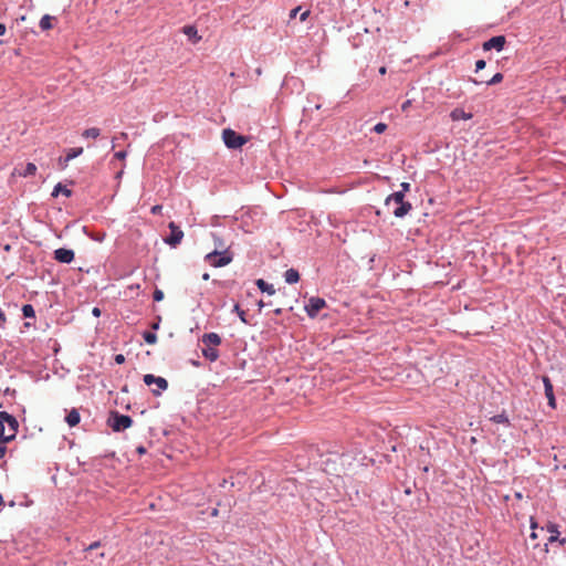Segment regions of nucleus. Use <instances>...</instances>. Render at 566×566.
<instances>
[{"instance_id":"25","label":"nucleus","mask_w":566,"mask_h":566,"mask_svg":"<svg viewBox=\"0 0 566 566\" xmlns=\"http://www.w3.org/2000/svg\"><path fill=\"white\" fill-rule=\"evenodd\" d=\"M542 380L544 384L545 396L554 395L553 384H552L549 377L543 376Z\"/></svg>"},{"instance_id":"62","label":"nucleus","mask_w":566,"mask_h":566,"mask_svg":"<svg viewBox=\"0 0 566 566\" xmlns=\"http://www.w3.org/2000/svg\"><path fill=\"white\" fill-rule=\"evenodd\" d=\"M99 557H101V558H104V557H105L104 553H101V554H99Z\"/></svg>"},{"instance_id":"35","label":"nucleus","mask_w":566,"mask_h":566,"mask_svg":"<svg viewBox=\"0 0 566 566\" xmlns=\"http://www.w3.org/2000/svg\"><path fill=\"white\" fill-rule=\"evenodd\" d=\"M536 526H537V525H536V523H535V522H534V520L532 518V520H531V528H532V533H531V535H530V537H531L532 539H536V538H537V533L535 532Z\"/></svg>"},{"instance_id":"12","label":"nucleus","mask_w":566,"mask_h":566,"mask_svg":"<svg viewBox=\"0 0 566 566\" xmlns=\"http://www.w3.org/2000/svg\"><path fill=\"white\" fill-rule=\"evenodd\" d=\"M201 342L206 346L216 347V346H219L222 340H221V337L219 336V334L211 332V333L203 334L201 337Z\"/></svg>"},{"instance_id":"9","label":"nucleus","mask_w":566,"mask_h":566,"mask_svg":"<svg viewBox=\"0 0 566 566\" xmlns=\"http://www.w3.org/2000/svg\"><path fill=\"white\" fill-rule=\"evenodd\" d=\"M83 154V148L82 147H75V148H70L66 150V156L65 157H60L59 160H57V165L60 167V169H65L69 165V161H71L72 159L81 156Z\"/></svg>"},{"instance_id":"51","label":"nucleus","mask_w":566,"mask_h":566,"mask_svg":"<svg viewBox=\"0 0 566 566\" xmlns=\"http://www.w3.org/2000/svg\"><path fill=\"white\" fill-rule=\"evenodd\" d=\"M410 105V101H406L403 104H402V111H406L407 107H409Z\"/></svg>"},{"instance_id":"7","label":"nucleus","mask_w":566,"mask_h":566,"mask_svg":"<svg viewBox=\"0 0 566 566\" xmlns=\"http://www.w3.org/2000/svg\"><path fill=\"white\" fill-rule=\"evenodd\" d=\"M325 306L326 302L324 298L313 296L308 300L307 304L305 305V311L310 317L314 318L317 316L319 311Z\"/></svg>"},{"instance_id":"29","label":"nucleus","mask_w":566,"mask_h":566,"mask_svg":"<svg viewBox=\"0 0 566 566\" xmlns=\"http://www.w3.org/2000/svg\"><path fill=\"white\" fill-rule=\"evenodd\" d=\"M17 433L10 432L9 434H4V431H2V437H0V446H4L8 442H11L14 440Z\"/></svg>"},{"instance_id":"60","label":"nucleus","mask_w":566,"mask_h":566,"mask_svg":"<svg viewBox=\"0 0 566 566\" xmlns=\"http://www.w3.org/2000/svg\"><path fill=\"white\" fill-rule=\"evenodd\" d=\"M217 513H218V510L214 509L213 512H212V515H217Z\"/></svg>"},{"instance_id":"15","label":"nucleus","mask_w":566,"mask_h":566,"mask_svg":"<svg viewBox=\"0 0 566 566\" xmlns=\"http://www.w3.org/2000/svg\"><path fill=\"white\" fill-rule=\"evenodd\" d=\"M202 356L209 361H216L219 358V350L212 346H206L202 348Z\"/></svg>"},{"instance_id":"20","label":"nucleus","mask_w":566,"mask_h":566,"mask_svg":"<svg viewBox=\"0 0 566 566\" xmlns=\"http://www.w3.org/2000/svg\"><path fill=\"white\" fill-rule=\"evenodd\" d=\"M54 20H56L55 17H52L50 14H44L40 20L39 27L41 28L42 31L51 30L53 28L52 22Z\"/></svg>"},{"instance_id":"54","label":"nucleus","mask_w":566,"mask_h":566,"mask_svg":"<svg viewBox=\"0 0 566 566\" xmlns=\"http://www.w3.org/2000/svg\"><path fill=\"white\" fill-rule=\"evenodd\" d=\"M123 175V170L118 171L117 175H116V178H120Z\"/></svg>"},{"instance_id":"10","label":"nucleus","mask_w":566,"mask_h":566,"mask_svg":"<svg viewBox=\"0 0 566 566\" xmlns=\"http://www.w3.org/2000/svg\"><path fill=\"white\" fill-rule=\"evenodd\" d=\"M75 253L72 249L59 248L54 251V259L60 263L69 264L74 260Z\"/></svg>"},{"instance_id":"41","label":"nucleus","mask_w":566,"mask_h":566,"mask_svg":"<svg viewBox=\"0 0 566 566\" xmlns=\"http://www.w3.org/2000/svg\"><path fill=\"white\" fill-rule=\"evenodd\" d=\"M546 398L548 400V406L552 408H555L556 407L555 395L546 396Z\"/></svg>"},{"instance_id":"50","label":"nucleus","mask_w":566,"mask_h":566,"mask_svg":"<svg viewBox=\"0 0 566 566\" xmlns=\"http://www.w3.org/2000/svg\"><path fill=\"white\" fill-rule=\"evenodd\" d=\"M2 431H4L3 420L0 419V437H2Z\"/></svg>"},{"instance_id":"34","label":"nucleus","mask_w":566,"mask_h":566,"mask_svg":"<svg viewBox=\"0 0 566 566\" xmlns=\"http://www.w3.org/2000/svg\"><path fill=\"white\" fill-rule=\"evenodd\" d=\"M126 156H127L126 150H119L114 154V158H116L118 160H124L126 158Z\"/></svg>"},{"instance_id":"18","label":"nucleus","mask_w":566,"mask_h":566,"mask_svg":"<svg viewBox=\"0 0 566 566\" xmlns=\"http://www.w3.org/2000/svg\"><path fill=\"white\" fill-rule=\"evenodd\" d=\"M284 279L287 284H295L300 281V273L297 270L291 268L285 271Z\"/></svg>"},{"instance_id":"56","label":"nucleus","mask_w":566,"mask_h":566,"mask_svg":"<svg viewBox=\"0 0 566 566\" xmlns=\"http://www.w3.org/2000/svg\"><path fill=\"white\" fill-rule=\"evenodd\" d=\"M2 504H3V497H2V495L0 494V505H2Z\"/></svg>"},{"instance_id":"31","label":"nucleus","mask_w":566,"mask_h":566,"mask_svg":"<svg viewBox=\"0 0 566 566\" xmlns=\"http://www.w3.org/2000/svg\"><path fill=\"white\" fill-rule=\"evenodd\" d=\"M164 297H165L164 292L160 289H155L154 294H153L154 301L160 302L164 300Z\"/></svg>"},{"instance_id":"40","label":"nucleus","mask_w":566,"mask_h":566,"mask_svg":"<svg viewBox=\"0 0 566 566\" xmlns=\"http://www.w3.org/2000/svg\"><path fill=\"white\" fill-rule=\"evenodd\" d=\"M161 210H163V206L155 205L154 207H151L150 212L153 214H159V213H161Z\"/></svg>"},{"instance_id":"46","label":"nucleus","mask_w":566,"mask_h":566,"mask_svg":"<svg viewBox=\"0 0 566 566\" xmlns=\"http://www.w3.org/2000/svg\"><path fill=\"white\" fill-rule=\"evenodd\" d=\"M136 451L139 453V454H145L147 452L146 448L144 446H139L137 447Z\"/></svg>"},{"instance_id":"13","label":"nucleus","mask_w":566,"mask_h":566,"mask_svg":"<svg viewBox=\"0 0 566 566\" xmlns=\"http://www.w3.org/2000/svg\"><path fill=\"white\" fill-rule=\"evenodd\" d=\"M547 532L551 533V536L547 538V543L545 544V546L547 547L548 543H554V542H559L560 545H564L566 539L563 538V539H559V532L557 530V525L554 524V523H549L547 525Z\"/></svg>"},{"instance_id":"26","label":"nucleus","mask_w":566,"mask_h":566,"mask_svg":"<svg viewBox=\"0 0 566 566\" xmlns=\"http://www.w3.org/2000/svg\"><path fill=\"white\" fill-rule=\"evenodd\" d=\"M491 421H493L494 423L510 424V420H509V417H507L505 411H503L502 413L493 416L491 418Z\"/></svg>"},{"instance_id":"43","label":"nucleus","mask_w":566,"mask_h":566,"mask_svg":"<svg viewBox=\"0 0 566 566\" xmlns=\"http://www.w3.org/2000/svg\"><path fill=\"white\" fill-rule=\"evenodd\" d=\"M160 322H161V317H160V316H158V317H157V319H156V322H154V323L151 324V328H153L154 331H157V329L159 328V326H160Z\"/></svg>"},{"instance_id":"48","label":"nucleus","mask_w":566,"mask_h":566,"mask_svg":"<svg viewBox=\"0 0 566 566\" xmlns=\"http://www.w3.org/2000/svg\"><path fill=\"white\" fill-rule=\"evenodd\" d=\"M6 452H7V447L0 446V459L4 457Z\"/></svg>"},{"instance_id":"59","label":"nucleus","mask_w":566,"mask_h":566,"mask_svg":"<svg viewBox=\"0 0 566 566\" xmlns=\"http://www.w3.org/2000/svg\"><path fill=\"white\" fill-rule=\"evenodd\" d=\"M24 326H25V327H30V326H31V324H30L29 322H27V323H24Z\"/></svg>"},{"instance_id":"14","label":"nucleus","mask_w":566,"mask_h":566,"mask_svg":"<svg viewBox=\"0 0 566 566\" xmlns=\"http://www.w3.org/2000/svg\"><path fill=\"white\" fill-rule=\"evenodd\" d=\"M470 81L472 83H474L475 85H480V84L495 85L503 81V74L497 72L490 80H476V78L471 77Z\"/></svg>"},{"instance_id":"57","label":"nucleus","mask_w":566,"mask_h":566,"mask_svg":"<svg viewBox=\"0 0 566 566\" xmlns=\"http://www.w3.org/2000/svg\"><path fill=\"white\" fill-rule=\"evenodd\" d=\"M123 138H126L127 137V134L126 133H122L120 135Z\"/></svg>"},{"instance_id":"36","label":"nucleus","mask_w":566,"mask_h":566,"mask_svg":"<svg viewBox=\"0 0 566 566\" xmlns=\"http://www.w3.org/2000/svg\"><path fill=\"white\" fill-rule=\"evenodd\" d=\"M401 189L398 192H402L405 195L410 190V184L409 182H401L400 185Z\"/></svg>"},{"instance_id":"21","label":"nucleus","mask_w":566,"mask_h":566,"mask_svg":"<svg viewBox=\"0 0 566 566\" xmlns=\"http://www.w3.org/2000/svg\"><path fill=\"white\" fill-rule=\"evenodd\" d=\"M60 193L64 195L65 197L72 196V190L62 185L61 182L56 184L53 188V191L51 193L52 197H57Z\"/></svg>"},{"instance_id":"42","label":"nucleus","mask_w":566,"mask_h":566,"mask_svg":"<svg viewBox=\"0 0 566 566\" xmlns=\"http://www.w3.org/2000/svg\"><path fill=\"white\" fill-rule=\"evenodd\" d=\"M116 364L120 365L125 361V356L123 354H117L114 357Z\"/></svg>"},{"instance_id":"53","label":"nucleus","mask_w":566,"mask_h":566,"mask_svg":"<svg viewBox=\"0 0 566 566\" xmlns=\"http://www.w3.org/2000/svg\"><path fill=\"white\" fill-rule=\"evenodd\" d=\"M209 279H210L209 273H205V274L202 275V280L208 281Z\"/></svg>"},{"instance_id":"52","label":"nucleus","mask_w":566,"mask_h":566,"mask_svg":"<svg viewBox=\"0 0 566 566\" xmlns=\"http://www.w3.org/2000/svg\"><path fill=\"white\" fill-rule=\"evenodd\" d=\"M386 71H387V70H386V67H385V66H381V67L379 69V73H380V74H382V75H384V74H386Z\"/></svg>"},{"instance_id":"30","label":"nucleus","mask_w":566,"mask_h":566,"mask_svg":"<svg viewBox=\"0 0 566 566\" xmlns=\"http://www.w3.org/2000/svg\"><path fill=\"white\" fill-rule=\"evenodd\" d=\"M233 312H235V313L239 315L240 319H241L244 324H247V323H248V321H247V318H245L247 313H245L243 310H241V308H240V305H239V304H235V305L233 306Z\"/></svg>"},{"instance_id":"6","label":"nucleus","mask_w":566,"mask_h":566,"mask_svg":"<svg viewBox=\"0 0 566 566\" xmlns=\"http://www.w3.org/2000/svg\"><path fill=\"white\" fill-rule=\"evenodd\" d=\"M168 228L170 234L164 239L165 243L171 248H176L184 238V231L175 222H169Z\"/></svg>"},{"instance_id":"58","label":"nucleus","mask_w":566,"mask_h":566,"mask_svg":"<svg viewBox=\"0 0 566 566\" xmlns=\"http://www.w3.org/2000/svg\"><path fill=\"white\" fill-rule=\"evenodd\" d=\"M259 306L262 307L264 306V303L262 301L259 302Z\"/></svg>"},{"instance_id":"24","label":"nucleus","mask_w":566,"mask_h":566,"mask_svg":"<svg viewBox=\"0 0 566 566\" xmlns=\"http://www.w3.org/2000/svg\"><path fill=\"white\" fill-rule=\"evenodd\" d=\"M101 135V130L97 127H91L83 132L82 136L85 138H97Z\"/></svg>"},{"instance_id":"2","label":"nucleus","mask_w":566,"mask_h":566,"mask_svg":"<svg viewBox=\"0 0 566 566\" xmlns=\"http://www.w3.org/2000/svg\"><path fill=\"white\" fill-rule=\"evenodd\" d=\"M107 424L113 431L120 432L132 427L133 419L127 415H122L117 410H113L109 413Z\"/></svg>"},{"instance_id":"1","label":"nucleus","mask_w":566,"mask_h":566,"mask_svg":"<svg viewBox=\"0 0 566 566\" xmlns=\"http://www.w3.org/2000/svg\"><path fill=\"white\" fill-rule=\"evenodd\" d=\"M385 207L399 219L405 218L412 209L411 203L405 200V195H402V192H394L389 195L385 199Z\"/></svg>"},{"instance_id":"8","label":"nucleus","mask_w":566,"mask_h":566,"mask_svg":"<svg viewBox=\"0 0 566 566\" xmlns=\"http://www.w3.org/2000/svg\"><path fill=\"white\" fill-rule=\"evenodd\" d=\"M506 43V39L504 35L492 36L488 41L482 44L484 51H491L495 49L496 51H502Z\"/></svg>"},{"instance_id":"16","label":"nucleus","mask_w":566,"mask_h":566,"mask_svg":"<svg viewBox=\"0 0 566 566\" xmlns=\"http://www.w3.org/2000/svg\"><path fill=\"white\" fill-rule=\"evenodd\" d=\"M15 171L21 177L33 176L35 174V171H36V166L33 163H28L21 169L15 168Z\"/></svg>"},{"instance_id":"17","label":"nucleus","mask_w":566,"mask_h":566,"mask_svg":"<svg viewBox=\"0 0 566 566\" xmlns=\"http://www.w3.org/2000/svg\"><path fill=\"white\" fill-rule=\"evenodd\" d=\"M450 117L452 118V120H460V119L468 120V119L472 118V114L464 112V109H462V108H454L450 113Z\"/></svg>"},{"instance_id":"28","label":"nucleus","mask_w":566,"mask_h":566,"mask_svg":"<svg viewBox=\"0 0 566 566\" xmlns=\"http://www.w3.org/2000/svg\"><path fill=\"white\" fill-rule=\"evenodd\" d=\"M143 338L149 345H154L157 343V335L153 332H148V331L144 332Z\"/></svg>"},{"instance_id":"11","label":"nucleus","mask_w":566,"mask_h":566,"mask_svg":"<svg viewBox=\"0 0 566 566\" xmlns=\"http://www.w3.org/2000/svg\"><path fill=\"white\" fill-rule=\"evenodd\" d=\"M0 419L3 420V424L7 423L10 432H18L19 422L15 417L8 413L7 411H0Z\"/></svg>"},{"instance_id":"22","label":"nucleus","mask_w":566,"mask_h":566,"mask_svg":"<svg viewBox=\"0 0 566 566\" xmlns=\"http://www.w3.org/2000/svg\"><path fill=\"white\" fill-rule=\"evenodd\" d=\"M256 286L260 289L261 292L268 293L269 295H273L275 293L274 286L262 279H259L256 281Z\"/></svg>"},{"instance_id":"47","label":"nucleus","mask_w":566,"mask_h":566,"mask_svg":"<svg viewBox=\"0 0 566 566\" xmlns=\"http://www.w3.org/2000/svg\"><path fill=\"white\" fill-rule=\"evenodd\" d=\"M92 314L95 316V317H98L101 315V310L98 307H94L92 310Z\"/></svg>"},{"instance_id":"38","label":"nucleus","mask_w":566,"mask_h":566,"mask_svg":"<svg viewBox=\"0 0 566 566\" xmlns=\"http://www.w3.org/2000/svg\"><path fill=\"white\" fill-rule=\"evenodd\" d=\"M302 10V7H296L291 10L290 18L294 19L296 15H300V11Z\"/></svg>"},{"instance_id":"4","label":"nucleus","mask_w":566,"mask_h":566,"mask_svg":"<svg viewBox=\"0 0 566 566\" xmlns=\"http://www.w3.org/2000/svg\"><path fill=\"white\" fill-rule=\"evenodd\" d=\"M222 139L226 146L230 149H238L248 142L247 137L238 134L231 128L223 129Z\"/></svg>"},{"instance_id":"5","label":"nucleus","mask_w":566,"mask_h":566,"mask_svg":"<svg viewBox=\"0 0 566 566\" xmlns=\"http://www.w3.org/2000/svg\"><path fill=\"white\" fill-rule=\"evenodd\" d=\"M145 385L151 386L156 385L157 389H153L151 392L154 396H160L161 391H165L168 388V381L166 378L160 376H155L153 374H146L143 378Z\"/></svg>"},{"instance_id":"44","label":"nucleus","mask_w":566,"mask_h":566,"mask_svg":"<svg viewBox=\"0 0 566 566\" xmlns=\"http://www.w3.org/2000/svg\"><path fill=\"white\" fill-rule=\"evenodd\" d=\"M6 321H7V317H6L4 313H3V311L0 308V327L3 326Z\"/></svg>"},{"instance_id":"19","label":"nucleus","mask_w":566,"mask_h":566,"mask_svg":"<svg viewBox=\"0 0 566 566\" xmlns=\"http://www.w3.org/2000/svg\"><path fill=\"white\" fill-rule=\"evenodd\" d=\"M65 421L70 427H75L81 421L80 412L76 409H72L65 417Z\"/></svg>"},{"instance_id":"49","label":"nucleus","mask_w":566,"mask_h":566,"mask_svg":"<svg viewBox=\"0 0 566 566\" xmlns=\"http://www.w3.org/2000/svg\"><path fill=\"white\" fill-rule=\"evenodd\" d=\"M7 31V27L3 23H0V36L3 35Z\"/></svg>"},{"instance_id":"27","label":"nucleus","mask_w":566,"mask_h":566,"mask_svg":"<svg viewBox=\"0 0 566 566\" xmlns=\"http://www.w3.org/2000/svg\"><path fill=\"white\" fill-rule=\"evenodd\" d=\"M22 315L25 318H34L35 317V311L31 304H24L22 306Z\"/></svg>"},{"instance_id":"55","label":"nucleus","mask_w":566,"mask_h":566,"mask_svg":"<svg viewBox=\"0 0 566 566\" xmlns=\"http://www.w3.org/2000/svg\"><path fill=\"white\" fill-rule=\"evenodd\" d=\"M405 493H406V494H410V493H411V490L408 488V489H406V490H405Z\"/></svg>"},{"instance_id":"3","label":"nucleus","mask_w":566,"mask_h":566,"mask_svg":"<svg viewBox=\"0 0 566 566\" xmlns=\"http://www.w3.org/2000/svg\"><path fill=\"white\" fill-rule=\"evenodd\" d=\"M206 261L214 268H222L232 262L233 255L228 250H214L206 255Z\"/></svg>"},{"instance_id":"39","label":"nucleus","mask_w":566,"mask_h":566,"mask_svg":"<svg viewBox=\"0 0 566 566\" xmlns=\"http://www.w3.org/2000/svg\"><path fill=\"white\" fill-rule=\"evenodd\" d=\"M302 10V7H296L291 10L290 18L294 19L296 15H300V11Z\"/></svg>"},{"instance_id":"33","label":"nucleus","mask_w":566,"mask_h":566,"mask_svg":"<svg viewBox=\"0 0 566 566\" xmlns=\"http://www.w3.org/2000/svg\"><path fill=\"white\" fill-rule=\"evenodd\" d=\"M486 66V62L484 60H478L475 62V72H480L481 70H483L484 67Z\"/></svg>"},{"instance_id":"61","label":"nucleus","mask_w":566,"mask_h":566,"mask_svg":"<svg viewBox=\"0 0 566 566\" xmlns=\"http://www.w3.org/2000/svg\"><path fill=\"white\" fill-rule=\"evenodd\" d=\"M275 314H281V310L280 308L275 310Z\"/></svg>"},{"instance_id":"37","label":"nucleus","mask_w":566,"mask_h":566,"mask_svg":"<svg viewBox=\"0 0 566 566\" xmlns=\"http://www.w3.org/2000/svg\"><path fill=\"white\" fill-rule=\"evenodd\" d=\"M101 546V542L99 541H95L93 542L92 544H90L85 551H94L96 548H98Z\"/></svg>"},{"instance_id":"23","label":"nucleus","mask_w":566,"mask_h":566,"mask_svg":"<svg viewBox=\"0 0 566 566\" xmlns=\"http://www.w3.org/2000/svg\"><path fill=\"white\" fill-rule=\"evenodd\" d=\"M184 33L193 42H197L201 39V36L198 35V31L193 25L184 27Z\"/></svg>"},{"instance_id":"45","label":"nucleus","mask_w":566,"mask_h":566,"mask_svg":"<svg viewBox=\"0 0 566 566\" xmlns=\"http://www.w3.org/2000/svg\"><path fill=\"white\" fill-rule=\"evenodd\" d=\"M308 15H310V10H305V11H303V12L301 13V15H300V20H301V21H305V20L308 18Z\"/></svg>"},{"instance_id":"32","label":"nucleus","mask_w":566,"mask_h":566,"mask_svg":"<svg viewBox=\"0 0 566 566\" xmlns=\"http://www.w3.org/2000/svg\"><path fill=\"white\" fill-rule=\"evenodd\" d=\"M387 129V125L385 123H377L373 130L377 134H382Z\"/></svg>"}]
</instances>
